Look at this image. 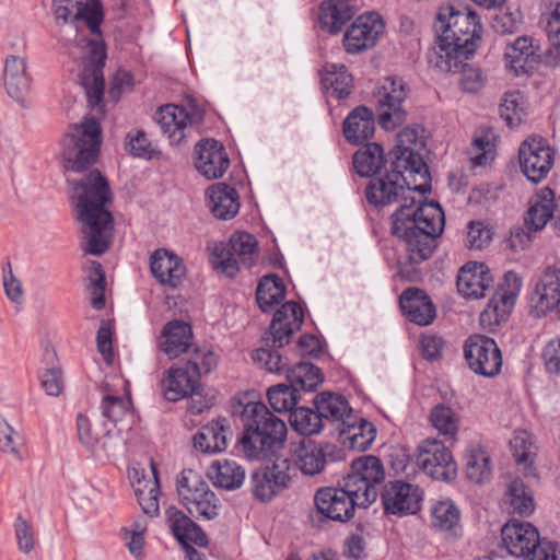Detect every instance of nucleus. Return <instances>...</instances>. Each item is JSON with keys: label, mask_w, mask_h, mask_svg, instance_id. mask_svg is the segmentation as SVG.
<instances>
[{"label": "nucleus", "mask_w": 560, "mask_h": 560, "mask_svg": "<svg viewBox=\"0 0 560 560\" xmlns=\"http://www.w3.org/2000/svg\"><path fill=\"white\" fill-rule=\"evenodd\" d=\"M176 483L179 502L192 517L211 521L219 515L220 500L197 471L184 469Z\"/></svg>", "instance_id": "7"}, {"label": "nucleus", "mask_w": 560, "mask_h": 560, "mask_svg": "<svg viewBox=\"0 0 560 560\" xmlns=\"http://www.w3.org/2000/svg\"><path fill=\"white\" fill-rule=\"evenodd\" d=\"M162 336L164 338L161 346L162 350L170 358H177L189 349L192 340V328L184 320L173 319L165 324Z\"/></svg>", "instance_id": "39"}, {"label": "nucleus", "mask_w": 560, "mask_h": 560, "mask_svg": "<svg viewBox=\"0 0 560 560\" xmlns=\"http://www.w3.org/2000/svg\"><path fill=\"white\" fill-rule=\"evenodd\" d=\"M423 141L419 137L418 128L406 127L397 136L396 144L392 151L393 162L397 166H402L410 176L419 177L420 183L415 187L418 192L424 195L431 190V175L429 166L422 155L417 152V148L423 147Z\"/></svg>", "instance_id": "9"}, {"label": "nucleus", "mask_w": 560, "mask_h": 560, "mask_svg": "<svg viewBox=\"0 0 560 560\" xmlns=\"http://www.w3.org/2000/svg\"><path fill=\"white\" fill-rule=\"evenodd\" d=\"M326 74L323 78L325 88H331V94L338 98H347L353 88V79L345 65L330 63L326 66Z\"/></svg>", "instance_id": "47"}, {"label": "nucleus", "mask_w": 560, "mask_h": 560, "mask_svg": "<svg viewBox=\"0 0 560 560\" xmlns=\"http://www.w3.org/2000/svg\"><path fill=\"white\" fill-rule=\"evenodd\" d=\"M90 276V288L92 290L91 305L93 308L101 311L105 307V289L106 279L103 267L97 261H92Z\"/></svg>", "instance_id": "61"}, {"label": "nucleus", "mask_w": 560, "mask_h": 560, "mask_svg": "<svg viewBox=\"0 0 560 560\" xmlns=\"http://www.w3.org/2000/svg\"><path fill=\"white\" fill-rule=\"evenodd\" d=\"M399 307L407 320L418 326H429L436 317L431 298L420 288H407L399 296Z\"/></svg>", "instance_id": "28"}, {"label": "nucleus", "mask_w": 560, "mask_h": 560, "mask_svg": "<svg viewBox=\"0 0 560 560\" xmlns=\"http://www.w3.org/2000/svg\"><path fill=\"white\" fill-rule=\"evenodd\" d=\"M530 314L542 317L560 307V269L548 267L528 295Z\"/></svg>", "instance_id": "23"}, {"label": "nucleus", "mask_w": 560, "mask_h": 560, "mask_svg": "<svg viewBox=\"0 0 560 560\" xmlns=\"http://www.w3.org/2000/svg\"><path fill=\"white\" fill-rule=\"evenodd\" d=\"M77 429L79 440L86 448L94 451L101 445L102 450L108 453L110 448L107 444V440L110 439L109 431L100 439L96 434H93L89 418L82 413L77 417Z\"/></svg>", "instance_id": "59"}, {"label": "nucleus", "mask_w": 560, "mask_h": 560, "mask_svg": "<svg viewBox=\"0 0 560 560\" xmlns=\"http://www.w3.org/2000/svg\"><path fill=\"white\" fill-rule=\"evenodd\" d=\"M432 425L443 435L454 438L458 430L457 418L454 411L443 405H436L430 415Z\"/></svg>", "instance_id": "57"}, {"label": "nucleus", "mask_w": 560, "mask_h": 560, "mask_svg": "<svg viewBox=\"0 0 560 560\" xmlns=\"http://www.w3.org/2000/svg\"><path fill=\"white\" fill-rule=\"evenodd\" d=\"M491 475L490 457L481 448H471L466 455V476L475 482L481 483Z\"/></svg>", "instance_id": "52"}, {"label": "nucleus", "mask_w": 560, "mask_h": 560, "mask_svg": "<svg viewBox=\"0 0 560 560\" xmlns=\"http://www.w3.org/2000/svg\"><path fill=\"white\" fill-rule=\"evenodd\" d=\"M385 154L381 144L366 143L352 158L355 173L361 177H372L385 165Z\"/></svg>", "instance_id": "42"}, {"label": "nucleus", "mask_w": 560, "mask_h": 560, "mask_svg": "<svg viewBox=\"0 0 560 560\" xmlns=\"http://www.w3.org/2000/svg\"><path fill=\"white\" fill-rule=\"evenodd\" d=\"M285 285L277 275L265 276L256 289V302L264 313L272 311L285 298Z\"/></svg>", "instance_id": "43"}, {"label": "nucleus", "mask_w": 560, "mask_h": 560, "mask_svg": "<svg viewBox=\"0 0 560 560\" xmlns=\"http://www.w3.org/2000/svg\"><path fill=\"white\" fill-rule=\"evenodd\" d=\"M355 14L354 5L341 0H325L318 8V23L320 28L330 34L338 35L342 27Z\"/></svg>", "instance_id": "33"}, {"label": "nucleus", "mask_w": 560, "mask_h": 560, "mask_svg": "<svg viewBox=\"0 0 560 560\" xmlns=\"http://www.w3.org/2000/svg\"><path fill=\"white\" fill-rule=\"evenodd\" d=\"M155 118L171 143L179 144L186 137L185 130L188 126L203 121L205 110L192 101L186 105L167 104L160 107Z\"/></svg>", "instance_id": "16"}, {"label": "nucleus", "mask_w": 560, "mask_h": 560, "mask_svg": "<svg viewBox=\"0 0 560 560\" xmlns=\"http://www.w3.org/2000/svg\"><path fill=\"white\" fill-rule=\"evenodd\" d=\"M303 323L304 311L302 306L294 301L283 303L275 312L269 326L273 346L279 348L287 346L291 336L301 329Z\"/></svg>", "instance_id": "27"}, {"label": "nucleus", "mask_w": 560, "mask_h": 560, "mask_svg": "<svg viewBox=\"0 0 560 560\" xmlns=\"http://www.w3.org/2000/svg\"><path fill=\"white\" fill-rule=\"evenodd\" d=\"M417 466L429 477L440 481H451L457 475V465L452 452L443 442L427 439L417 447Z\"/></svg>", "instance_id": "14"}, {"label": "nucleus", "mask_w": 560, "mask_h": 560, "mask_svg": "<svg viewBox=\"0 0 560 560\" xmlns=\"http://www.w3.org/2000/svg\"><path fill=\"white\" fill-rule=\"evenodd\" d=\"M317 387H267V397L271 408L277 412L291 413L300 400V392H314Z\"/></svg>", "instance_id": "48"}, {"label": "nucleus", "mask_w": 560, "mask_h": 560, "mask_svg": "<svg viewBox=\"0 0 560 560\" xmlns=\"http://www.w3.org/2000/svg\"><path fill=\"white\" fill-rule=\"evenodd\" d=\"M556 150L542 137H529L518 149L522 173L532 183H540L553 166Z\"/></svg>", "instance_id": "15"}, {"label": "nucleus", "mask_w": 560, "mask_h": 560, "mask_svg": "<svg viewBox=\"0 0 560 560\" xmlns=\"http://www.w3.org/2000/svg\"><path fill=\"white\" fill-rule=\"evenodd\" d=\"M124 395H110L104 396L102 401V413L105 418L110 421H117L127 412L132 409L131 395L128 387H124Z\"/></svg>", "instance_id": "55"}, {"label": "nucleus", "mask_w": 560, "mask_h": 560, "mask_svg": "<svg viewBox=\"0 0 560 560\" xmlns=\"http://www.w3.org/2000/svg\"><path fill=\"white\" fill-rule=\"evenodd\" d=\"M115 331V322L113 319H102L96 335L97 350L102 354L104 361L108 364L113 363V336Z\"/></svg>", "instance_id": "62"}, {"label": "nucleus", "mask_w": 560, "mask_h": 560, "mask_svg": "<svg viewBox=\"0 0 560 560\" xmlns=\"http://www.w3.org/2000/svg\"><path fill=\"white\" fill-rule=\"evenodd\" d=\"M149 266L153 278L168 289H177L186 278L184 259L167 248L155 249L150 255Z\"/></svg>", "instance_id": "24"}, {"label": "nucleus", "mask_w": 560, "mask_h": 560, "mask_svg": "<svg viewBox=\"0 0 560 560\" xmlns=\"http://www.w3.org/2000/svg\"><path fill=\"white\" fill-rule=\"evenodd\" d=\"M208 476L215 487L225 490H235L238 489L245 480V469L235 460H215L210 466Z\"/></svg>", "instance_id": "41"}, {"label": "nucleus", "mask_w": 560, "mask_h": 560, "mask_svg": "<svg viewBox=\"0 0 560 560\" xmlns=\"http://www.w3.org/2000/svg\"><path fill=\"white\" fill-rule=\"evenodd\" d=\"M195 167L207 179L223 176L230 166L224 147L215 139H203L195 145Z\"/></svg>", "instance_id": "26"}, {"label": "nucleus", "mask_w": 560, "mask_h": 560, "mask_svg": "<svg viewBox=\"0 0 560 560\" xmlns=\"http://www.w3.org/2000/svg\"><path fill=\"white\" fill-rule=\"evenodd\" d=\"M505 498L514 514L528 516L535 510L533 491L521 478H515L508 485Z\"/></svg>", "instance_id": "45"}, {"label": "nucleus", "mask_w": 560, "mask_h": 560, "mask_svg": "<svg viewBox=\"0 0 560 560\" xmlns=\"http://www.w3.org/2000/svg\"><path fill=\"white\" fill-rule=\"evenodd\" d=\"M402 166L390 162V168L372 178L365 187L366 201L383 208L394 203L399 207L390 215L392 234L405 246L406 255L398 260V275L407 281H417L420 277L417 265L428 260L438 246V237L445 225L444 211L436 201H417L418 191L405 177Z\"/></svg>", "instance_id": "1"}, {"label": "nucleus", "mask_w": 560, "mask_h": 560, "mask_svg": "<svg viewBox=\"0 0 560 560\" xmlns=\"http://www.w3.org/2000/svg\"><path fill=\"white\" fill-rule=\"evenodd\" d=\"M103 7L100 0H92V3H82L78 5V10L73 15V20L84 21L86 26L92 33L101 32V24L103 22Z\"/></svg>", "instance_id": "60"}, {"label": "nucleus", "mask_w": 560, "mask_h": 560, "mask_svg": "<svg viewBox=\"0 0 560 560\" xmlns=\"http://www.w3.org/2000/svg\"><path fill=\"white\" fill-rule=\"evenodd\" d=\"M208 206L212 214L219 220H230L240 210L237 190L224 183L212 185L207 189Z\"/></svg>", "instance_id": "36"}, {"label": "nucleus", "mask_w": 560, "mask_h": 560, "mask_svg": "<svg viewBox=\"0 0 560 560\" xmlns=\"http://www.w3.org/2000/svg\"><path fill=\"white\" fill-rule=\"evenodd\" d=\"M168 527L189 556V549L194 548L192 545L198 547L208 546V537L202 528L195 523L190 516L186 515L183 511L175 508L166 510Z\"/></svg>", "instance_id": "29"}, {"label": "nucleus", "mask_w": 560, "mask_h": 560, "mask_svg": "<svg viewBox=\"0 0 560 560\" xmlns=\"http://www.w3.org/2000/svg\"><path fill=\"white\" fill-rule=\"evenodd\" d=\"M67 182L77 195L78 220L88 241L84 252L100 256L109 248L114 230V218L109 211L113 201L109 183L98 170H91L82 178H68Z\"/></svg>", "instance_id": "2"}, {"label": "nucleus", "mask_w": 560, "mask_h": 560, "mask_svg": "<svg viewBox=\"0 0 560 560\" xmlns=\"http://www.w3.org/2000/svg\"><path fill=\"white\" fill-rule=\"evenodd\" d=\"M290 451L293 464L306 476L319 475L328 463L341 459V451L335 444L311 439L292 443Z\"/></svg>", "instance_id": "11"}, {"label": "nucleus", "mask_w": 560, "mask_h": 560, "mask_svg": "<svg viewBox=\"0 0 560 560\" xmlns=\"http://www.w3.org/2000/svg\"><path fill=\"white\" fill-rule=\"evenodd\" d=\"M522 26V12L515 10H500L491 18L492 30L501 35L515 34Z\"/></svg>", "instance_id": "58"}, {"label": "nucleus", "mask_w": 560, "mask_h": 560, "mask_svg": "<svg viewBox=\"0 0 560 560\" xmlns=\"http://www.w3.org/2000/svg\"><path fill=\"white\" fill-rule=\"evenodd\" d=\"M313 405L324 422H338L339 425L352 416V409L348 400L342 395L330 390L318 393L313 400Z\"/></svg>", "instance_id": "40"}, {"label": "nucleus", "mask_w": 560, "mask_h": 560, "mask_svg": "<svg viewBox=\"0 0 560 560\" xmlns=\"http://www.w3.org/2000/svg\"><path fill=\"white\" fill-rule=\"evenodd\" d=\"M504 56L511 68L516 72L524 70L528 60L535 56L532 38L527 36L517 37L512 44L508 45Z\"/></svg>", "instance_id": "53"}, {"label": "nucleus", "mask_w": 560, "mask_h": 560, "mask_svg": "<svg viewBox=\"0 0 560 560\" xmlns=\"http://www.w3.org/2000/svg\"><path fill=\"white\" fill-rule=\"evenodd\" d=\"M360 477L348 474L343 477L342 483L340 485L345 491H347L352 501H357L354 504L357 508L366 509L374 503L378 495V488L368 482L365 479L359 480Z\"/></svg>", "instance_id": "46"}, {"label": "nucleus", "mask_w": 560, "mask_h": 560, "mask_svg": "<svg viewBox=\"0 0 560 560\" xmlns=\"http://www.w3.org/2000/svg\"><path fill=\"white\" fill-rule=\"evenodd\" d=\"M465 359L476 374L492 377L500 373L502 355L497 342L483 335L470 336L464 347Z\"/></svg>", "instance_id": "18"}, {"label": "nucleus", "mask_w": 560, "mask_h": 560, "mask_svg": "<svg viewBox=\"0 0 560 560\" xmlns=\"http://www.w3.org/2000/svg\"><path fill=\"white\" fill-rule=\"evenodd\" d=\"M493 140L494 135L492 129L481 128L478 130L471 143V150L475 152V155H472L470 160L474 165L483 166L493 161L495 156V144Z\"/></svg>", "instance_id": "51"}, {"label": "nucleus", "mask_w": 560, "mask_h": 560, "mask_svg": "<svg viewBox=\"0 0 560 560\" xmlns=\"http://www.w3.org/2000/svg\"><path fill=\"white\" fill-rule=\"evenodd\" d=\"M381 501L386 514H416L421 509L422 490L402 480L388 481L381 491Z\"/></svg>", "instance_id": "19"}, {"label": "nucleus", "mask_w": 560, "mask_h": 560, "mask_svg": "<svg viewBox=\"0 0 560 560\" xmlns=\"http://www.w3.org/2000/svg\"><path fill=\"white\" fill-rule=\"evenodd\" d=\"M225 422V419H219L202 425L194 436L195 448L208 454L223 452L228 446V435L231 433Z\"/></svg>", "instance_id": "38"}, {"label": "nucleus", "mask_w": 560, "mask_h": 560, "mask_svg": "<svg viewBox=\"0 0 560 560\" xmlns=\"http://www.w3.org/2000/svg\"><path fill=\"white\" fill-rule=\"evenodd\" d=\"M349 474L360 477V481L365 479L376 488L385 479V471L381 459L372 455L354 459Z\"/></svg>", "instance_id": "49"}, {"label": "nucleus", "mask_w": 560, "mask_h": 560, "mask_svg": "<svg viewBox=\"0 0 560 560\" xmlns=\"http://www.w3.org/2000/svg\"><path fill=\"white\" fill-rule=\"evenodd\" d=\"M231 413L242 421L243 432L238 448L248 459L268 460L283 448L288 428L249 393L237 394L230 401Z\"/></svg>", "instance_id": "3"}, {"label": "nucleus", "mask_w": 560, "mask_h": 560, "mask_svg": "<svg viewBox=\"0 0 560 560\" xmlns=\"http://www.w3.org/2000/svg\"><path fill=\"white\" fill-rule=\"evenodd\" d=\"M3 84L8 95L16 102H24L31 89L26 72V60L20 56H8L4 62Z\"/></svg>", "instance_id": "34"}, {"label": "nucleus", "mask_w": 560, "mask_h": 560, "mask_svg": "<svg viewBox=\"0 0 560 560\" xmlns=\"http://www.w3.org/2000/svg\"><path fill=\"white\" fill-rule=\"evenodd\" d=\"M250 482L254 497L262 502L271 500L280 492L277 487H273L272 480L265 468L254 471Z\"/></svg>", "instance_id": "63"}, {"label": "nucleus", "mask_w": 560, "mask_h": 560, "mask_svg": "<svg viewBox=\"0 0 560 560\" xmlns=\"http://www.w3.org/2000/svg\"><path fill=\"white\" fill-rule=\"evenodd\" d=\"M432 526L444 533L445 538L456 540L463 535L460 511L452 500L438 501L431 510Z\"/></svg>", "instance_id": "37"}, {"label": "nucleus", "mask_w": 560, "mask_h": 560, "mask_svg": "<svg viewBox=\"0 0 560 560\" xmlns=\"http://www.w3.org/2000/svg\"><path fill=\"white\" fill-rule=\"evenodd\" d=\"M502 544L510 555L523 560H558L557 545L541 539L538 529L527 522H509L501 530Z\"/></svg>", "instance_id": "6"}, {"label": "nucleus", "mask_w": 560, "mask_h": 560, "mask_svg": "<svg viewBox=\"0 0 560 560\" xmlns=\"http://www.w3.org/2000/svg\"><path fill=\"white\" fill-rule=\"evenodd\" d=\"M347 491L339 487H322L314 494V504L323 517L345 523L354 516L357 501H352Z\"/></svg>", "instance_id": "22"}, {"label": "nucleus", "mask_w": 560, "mask_h": 560, "mask_svg": "<svg viewBox=\"0 0 560 560\" xmlns=\"http://www.w3.org/2000/svg\"><path fill=\"white\" fill-rule=\"evenodd\" d=\"M521 288L522 278L514 271L505 272L502 281L493 290L487 306L480 313V325L488 330H494L501 323L506 322Z\"/></svg>", "instance_id": "10"}, {"label": "nucleus", "mask_w": 560, "mask_h": 560, "mask_svg": "<svg viewBox=\"0 0 560 560\" xmlns=\"http://www.w3.org/2000/svg\"><path fill=\"white\" fill-rule=\"evenodd\" d=\"M471 56H462L457 58V54L445 52L442 55L429 54V63L446 73H460L459 85L467 93H477L483 86L482 71L469 65L467 60Z\"/></svg>", "instance_id": "21"}, {"label": "nucleus", "mask_w": 560, "mask_h": 560, "mask_svg": "<svg viewBox=\"0 0 560 560\" xmlns=\"http://www.w3.org/2000/svg\"><path fill=\"white\" fill-rule=\"evenodd\" d=\"M217 364L218 357L213 351L196 349L188 360L168 369V385H200L202 375L209 374Z\"/></svg>", "instance_id": "20"}, {"label": "nucleus", "mask_w": 560, "mask_h": 560, "mask_svg": "<svg viewBox=\"0 0 560 560\" xmlns=\"http://www.w3.org/2000/svg\"><path fill=\"white\" fill-rule=\"evenodd\" d=\"M556 214V195L549 187L539 189L529 200L524 225L534 232L542 230Z\"/></svg>", "instance_id": "32"}, {"label": "nucleus", "mask_w": 560, "mask_h": 560, "mask_svg": "<svg viewBox=\"0 0 560 560\" xmlns=\"http://www.w3.org/2000/svg\"><path fill=\"white\" fill-rule=\"evenodd\" d=\"M456 285L458 293L467 300L482 299L494 290L489 267L478 261H468L459 269Z\"/></svg>", "instance_id": "25"}, {"label": "nucleus", "mask_w": 560, "mask_h": 560, "mask_svg": "<svg viewBox=\"0 0 560 560\" xmlns=\"http://www.w3.org/2000/svg\"><path fill=\"white\" fill-rule=\"evenodd\" d=\"M212 265L228 277H235L240 271L238 264L249 268L258 257V242L247 232H235L229 243L215 242L211 248Z\"/></svg>", "instance_id": "8"}, {"label": "nucleus", "mask_w": 560, "mask_h": 560, "mask_svg": "<svg viewBox=\"0 0 560 560\" xmlns=\"http://www.w3.org/2000/svg\"><path fill=\"white\" fill-rule=\"evenodd\" d=\"M512 456L525 477H537L535 460L538 447L535 436L526 430H515L510 440Z\"/></svg>", "instance_id": "35"}, {"label": "nucleus", "mask_w": 560, "mask_h": 560, "mask_svg": "<svg viewBox=\"0 0 560 560\" xmlns=\"http://www.w3.org/2000/svg\"><path fill=\"white\" fill-rule=\"evenodd\" d=\"M102 128L91 117L74 124L61 139V156L66 171L83 173L92 167L100 155Z\"/></svg>", "instance_id": "5"}, {"label": "nucleus", "mask_w": 560, "mask_h": 560, "mask_svg": "<svg viewBox=\"0 0 560 560\" xmlns=\"http://www.w3.org/2000/svg\"><path fill=\"white\" fill-rule=\"evenodd\" d=\"M105 60L106 50L104 45L91 40L89 56L80 73V83L85 91L88 105L93 109L97 108L101 114H104L105 80L103 68Z\"/></svg>", "instance_id": "17"}, {"label": "nucleus", "mask_w": 560, "mask_h": 560, "mask_svg": "<svg viewBox=\"0 0 560 560\" xmlns=\"http://www.w3.org/2000/svg\"><path fill=\"white\" fill-rule=\"evenodd\" d=\"M522 95L518 91L505 93L500 104V116L511 128L518 126L524 116Z\"/></svg>", "instance_id": "56"}, {"label": "nucleus", "mask_w": 560, "mask_h": 560, "mask_svg": "<svg viewBox=\"0 0 560 560\" xmlns=\"http://www.w3.org/2000/svg\"><path fill=\"white\" fill-rule=\"evenodd\" d=\"M291 428L304 439L322 433L325 422L318 410L310 407H298L289 416Z\"/></svg>", "instance_id": "44"}, {"label": "nucleus", "mask_w": 560, "mask_h": 560, "mask_svg": "<svg viewBox=\"0 0 560 560\" xmlns=\"http://www.w3.org/2000/svg\"><path fill=\"white\" fill-rule=\"evenodd\" d=\"M385 32V22L376 12H364L346 28L342 47L349 55H359L376 46Z\"/></svg>", "instance_id": "12"}, {"label": "nucleus", "mask_w": 560, "mask_h": 560, "mask_svg": "<svg viewBox=\"0 0 560 560\" xmlns=\"http://www.w3.org/2000/svg\"><path fill=\"white\" fill-rule=\"evenodd\" d=\"M436 45L430 54L453 52L457 58L474 56L481 42L482 24L478 14L468 8L465 11L454 5L441 10L434 23Z\"/></svg>", "instance_id": "4"}, {"label": "nucleus", "mask_w": 560, "mask_h": 560, "mask_svg": "<svg viewBox=\"0 0 560 560\" xmlns=\"http://www.w3.org/2000/svg\"><path fill=\"white\" fill-rule=\"evenodd\" d=\"M339 438L342 444L350 450L366 451L376 438L375 425L363 418L351 416L338 425Z\"/></svg>", "instance_id": "31"}, {"label": "nucleus", "mask_w": 560, "mask_h": 560, "mask_svg": "<svg viewBox=\"0 0 560 560\" xmlns=\"http://www.w3.org/2000/svg\"><path fill=\"white\" fill-rule=\"evenodd\" d=\"M408 95V86L401 78L389 77L378 90V124L385 130L401 126L407 119L402 104Z\"/></svg>", "instance_id": "13"}, {"label": "nucleus", "mask_w": 560, "mask_h": 560, "mask_svg": "<svg viewBox=\"0 0 560 560\" xmlns=\"http://www.w3.org/2000/svg\"><path fill=\"white\" fill-rule=\"evenodd\" d=\"M265 470L270 476L273 487H277L279 491H282L290 486L292 476L290 474L291 466L289 459L277 458L272 466L266 467Z\"/></svg>", "instance_id": "64"}, {"label": "nucleus", "mask_w": 560, "mask_h": 560, "mask_svg": "<svg viewBox=\"0 0 560 560\" xmlns=\"http://www.w3.org/2000/svg\"><path fill=\"white\" fill-rule=\"evenodd\" d=\"M288 385H322L325 382L323 371L313 363L300 362L287 371Z\"/></svg>", "instance_id": "54"}, {"label": "nucleus", "mask_w": 560, "mask_h": 560, "mask_svg": "<svg viewBox=\"0 0 560 560\" xmlns=\"http://www.w3.org/2000/svg\"><path fill=\"white\" fill-rule=\"evenodd\" d=\"M125 150L135 158L152 160L160 158L161 151L151 142L141 129H132L126 135Z\"/></svg>", "instance_id": "50"}, {"label": "nucleus", "mask_w": 560, "mask_h": 560, "mask_svg": "<svg viewBox=\"0 0 560 560\" xmlns=\"http://www.w3.org/2000/svg\"><path fill=\"white\" fill-rule=\"evenodd\" d=\"M375 131V117L371 108L364 105L353 108L342 122L346 141L359 145L371 139Z\"/></svg>", "instance_id": "30"}]
</instances>
